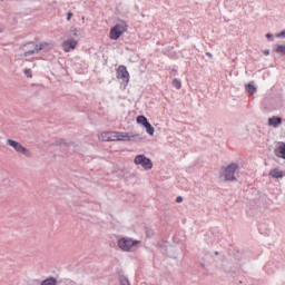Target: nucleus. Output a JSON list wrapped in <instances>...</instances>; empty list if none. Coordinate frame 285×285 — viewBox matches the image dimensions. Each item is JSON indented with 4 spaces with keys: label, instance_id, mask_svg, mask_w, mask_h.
<instances>
[{
    "label": "nucleus",
    "instance_id": "f257e3e1",
    "mask_svg": "<svg viewBox=\"0 0 285 285\" xmlns=\"http://www.w3.org/2000/svg\"><path fill=\"white\" fill-rule=\"evenodd\" d=\"M100 141H129L130 137L127 132L121 131H104L99 135Z\"/></svg>",
    "mask_w": 285,
    "mask_h": 285
},
{
    "label": "nucleus",
    "instance_id": "f03ea898",
    "mask_svg": "<svg viewBox=\"0 0 285 285\" xmlns=\"http://www.w3.org/2000/svg\"><path fill=\"white\" fill-rule=\"evenodd\" d=\"M237 170H239V166L235 163L226 166L220 174V177H224L225 181H237Z\"/></svg>",
    "mask_w": 285,
    "mask_h": 285
},
{
    "label": "nucleus",
    "instance_id": "7ed1b4c3",
    "mask_svg": "<svg viewBox=\"0 0 285 285\" xmlns=\"http://www.w3.org/2000/svg\"><path fill=\"white\" fill-rule=\"evenodd\" d=\"M8 146H11L16 150V153H19V155H23L24 157H32V153L30 149L23 147L21 142L14 140V139H7Z\"/></svg>",
    "mask_w": 285,
    "mask_h": 285
},
{
    "label": "nucleus",
    "instance_id": "20e7f679",
    "mask_svg": "<svg viewBox=\"0 0 285 285\" xmlns=\"http://www.w3.org/2000/svg\"><path fill=\"white\" fill-rule=\"evenodd\" d=\"M127 31H128V24H126V22H119L111 28L110 39H112L114 41H117V39H119V37H121V35H124V32H127Z\"/></svg>",
    "mask_w": 285,
    "mask_h": 285
},
{
    "label": "nucleus",
    "instance_id": "39448f33",
    "mask_svg": "<svg viewBox=\"0 0 285 285\" xmlns=\"http://www.w3.org/2000/svg\"><path fill=\"white\" fill-rule=\"evenodd\" d=\"M20 50L23 52L21 57H31V55H39L38 43L35 41L22 45L20 47Z\"/></svg>",
    "mask_w": 285,
    "mask_h": 285
},
{
    "label": "nucleus",
    "instance_id": "423d86ee",
    "mask_svg": "<svg viewBox=\"0 0 285 285\" xmlns=\"http://www.w3.org/2000/svg\"><path fill=\"white\" fill-rule=\"evenodd\" d=\"M134 164H136V166H141L144 170H153V160H150V158L146 157L145 155L136 156Z\"/></svg>",
    "mask_w": 285,
    "mask_h": 285
},
{
    "label": "nucleus",
    "instance_id": "0eeeda50",
    "mask_svg": "<svg viewBox=\"0 0 285 285\" xmlns=\"http://www.w3.org/2000/svg\"><path fill=\"white\" fill-rule=\"evenodd\" d=\"M137 244H139V240H132L131 238H120L118 240V247L121 250H130L132 247L137 246Z\"/></svg>",
    "mask_w": 285,
    "mask_h": 285
},
{
    "label": "nucleus",
    "instance_id": "6e6552de",
    "mask_svg": "<svg viewBox=\"0 0 285 285\" xmlns=\"http://www.w3.org/2000/svg\"><path fill=\"white\" fill-rule=\"evenodd\" d=\"M117 79H121L122 83L125 86H128V82L130 81V73H128V69H126V66H119L117 69Z\"/></svg>",
    "mask_w": 285,
    "mask_h": 285
},
{
    "label": "nucleus",
    "instance_id": "1a4fd4ad",
    "mask_svg": "<svg viewBox=\"0 0 285 285\" xmlns=\"http://www.w3.org/2000/svg\"><path fill=\"white\" fill-rule=\"evenodd\" d=\"M79 42L72 38L68 39L67 41H65L62 43V48L65 52H68L69 50H75V48H77V45Z\"/></svg>",
    "mask_w": 285,
    "mask_h": 285
},
{
    "label": "nucleus",
    "instance_id": "9d476101",
    "mask_svg": "<svg viewBox=\"0 0 285 285\" xmlns=\"http://www.w3.org/2000/svg\"><path fill=\"white\" fill-rule=\"evenodd\" d=\"M55 48L52 42H40L38 45V52H50Z\"/></svg>",
    "mask_w": 285,
    "mask_h": 285
},
{
    "label": "nucleus",
    "instance_id": "9b49d317",
    "mask_svg": "<svg viewBox=\"0 0 285 285\" xmlns=\"http://www.w3.org/2000/svg\"><path fill=\"white\" fill-rule=\"evenodd\" d=\"M267 125L272 126V128H279L282 126V117L274 116L268 118Z\"/></svg>",
    "mask_w": 285,
    "mask_h": 285
},
{
    "label": "nucleus",
    "instance_id": "f8f14e48",
    "mask_svg": "<svg viewBox=\"0 0 285 285\" xmlns=\"http://www.w3.org/2000/svg\"><path fill=\"white\" fill-rule=\"evenodd\" d=\"M276 155L277 157H282L285 159V142H278L276 148Z\"/></svg>",
    "mask_w": 285,
    "mask_h": 285
},
{
    "label": "nucleus",
    "instance_id": "ddd939ff",
    "mask_svg": "<svg viewBox=\"0 0 285 285\" xmlns=\"http://www.w3.org/2000/svg\"><path fill=\"white\" fill-rule=\"evenodd\" d=\"M59 282L57 281V278L50 276V277H47L46 279L41 281L40 282V285H58Z\"/></svg>",
    "mask_w": 285,
    "mask_h": 285
},
{
    "label": "nucleus",
    "instance_id": "4468645a",
    "mask_svg": "<svg viewBox=\"0 0 285 285\" xmlns=\"http://www.w3.org/2000/svg\"><path fill=\"white\" fill-rule=\"evenodd\" d=\"M271 177H273L274 179H282V177H284V173L279 169H273L269 173Z\"/></svg>",
    "mask_w": 285,
    "mask_h": 285
},
{
    "label": "nucleus",
    "instance_id": "2eb2a0df",
    "mask_svg": "<svg viewBox=\"0 0 285 285\" xmlns=\"http://www.w3.org/2000/svg\"><path fill=\"white\" fill-rule=\"evenodd\" d=\"M69 32L71 37H81V30L77 27H71Z\"/></svg>",
    "mask_w": 285,
    "mask_h": 285
},
{
    "label": "nucleus",
    "instance_id": "dca6fc26",
    "mask_svg": "<svg viewBox=\"0 0 285 285\" xmlns=\"http://www.w3.org/2000/svg\"><path fill=\"white\" fill-rule=\"evenodd\" d=\"M136 120H137V124H141L144 128L149 124L148 118H146L145 116H138Z\"/></svg>",
    "mask_w": 285,
    "mask_h": 285
},
{
    "label": "nucleus",
    "instance_id": "f3484780",
    "mask_svg": "<svg viewBox=\"0 0 285 285\" xmlns=\"http://www.w3.org/2000/svg\"><path fill=\"white\" fill-rule=\"evenodd\" d=\"M245 89L249 95H255V92H257V88H255L253 83H247Z\"/></svg>",
    "mask_w": 285,
    "mask_h": 285
},
{
    "label": "nucleus",
    "instance_id": "a211bd4d",
    "mask_svg": "<svg viewBox=\"0 0 285 285\" xmlns=\"http://www.w3.org/2000/svg\"><path fill=\"white\" fill-rule=\"evenodd\" d=\"M145 128H146V132L148 135H150L151 137H153V135H155V127H153V125H150V122H148Z\"/></svg>",
    "mask_w": 285,
    "mask_h": 285
},
{
    "label": "nucleus",
    "instance_id": "6ab92c4d",
    "mask_svg": "<svg viewBox=\"0 0 285 285\" xmlns=\"http://www.w3.org/2000/svg\"><path fill=\"white\" fill-rule=\"evenodd\" d=\"M275 50L278 55H282L283 57L285 56V46L284 45H278Z\"/></svg>",
    "mask_w": 285,
    "mask_h": 285
},
{
    "label": "nucleus",
    "instance_id": "aec40b11",
    "mask_svg": "<svg viewBox=\"0 0 285 285\" xmlns=\"http://www.w3.org/2000/svg\"><path fill=\"white\" fill-rule=\"evenodd\" d=\"M171 86H174V88H176L177 90H179L181 88V80L175 78L171 82Z\"/></svg>",
    "mask_w": 285,
    "mask_h": 285
},
{
    "label": "nucleus",
    "instance_id": "412c9836",
    "mask_svg": "<svg viewBox=\"0 0 285 285\" xmlns=\"http://www.w3.org/2000/svg\"><path fill=\"white\" fill-rule=\"evenodd\" d=\"M24 75H26V77H28L29 79H32V69H24Z\"/></svg>",
    "mask_w": 285,
    "mask_h": 285
},
{
    "label": "nucleus",
    "instance_id": "4be33fe9",
    "mask_svg": "<svg viewBox=\"0 0 285 285\" xmlns=\"http://www.w3.org/2000/svg\"><path fill=\"white\" fill-rule=\"evenodd\" d=\"M120 285H130V282L128 281L127 277H121L120 278Z\"/></svg>",
    "mask_w": 285,
    "mask_h": 285
},
{
    "label": "nucleus",
    "instance_id": "5701e85b",
    "mask_svg": "<svg viewBox=\"0 0 285 285\" xmlns=\"http://www.w3.org/2000/svg\"><path fill=\"white\" fill-rule=\"evenodd\" d=\"M276 37L277 38H282L283 37L285 39V30L282 31L281 33H277Z\"/></svg>",
    "mask_w": 285,
    "mask_h": 285
},
{
    "label": "nucleus",
    "instance_id": "b1692460",
    "mask_svg": "<svg viewBox=\"0 0 285 285\" xmlns=\"http://www.w3.org/2000/svg\"><path fill=\"white\" fill-rule=\"evenodd\" d=\"M177 204H181L184 202V198L181 196H178L176 198Z\"/></svg>",
    "mask_w": 285,
    "mask_h": 285
},
{
    "label": "nucleus",
    "instance_id": "393cba45",
    "mask_svg": "<svg viewBox=\"0 0 285 285\" xmlns=\"http://www.w3.org/2000/svg\"><path fill=\"white\" fill-rule=\"evenodd\" d=\"M266 39H269V41H273V33H266Z\"/></svg>",
    "mask_w": 285,
    "mask_h": 285
},
{
    "label": "nucleus",
    "instance_id": "a878e982",
    "mask_svg": "<svg viewBox=\"0 0 285 285\" xmlns=\"http://www.w3.org/2000/svg\"><path fill=\"white\" fill-rule=\"evenodd\" d=\"M67 19H68V21H70V19H72V12L67 13Z\"/></svg>",
    "mask_w": 285,
    "mask_h": 285
},
{
    "label": "nucleus",
    "instance_id": "bb28decb",
    "mask_svg": "<svg viewBox=\"0 0 285 285\" xmlns=\"http://www.w3.org/2000/svg\"><path fill=\"white\" fill-rule=\"evenodd\" d=\"M264 55H266V56L271 55V49H266V50L264 51Z\"/></svg>",
    "mask_w": 285,
    "mask_h": 285
},
{
    "label": "nucleus",
    "instance_id": "cd10ccee",
    "mask_svg": "<svg viewBox=\"0 0 285 285\" xmlns=\"http://www.w3.org/2000/svg\"><path fill=\"white\" fill-rule=\"evenodd\" d=\"M206 55L209 57V59H213V55L210 52H207Z\"/></svg>",
    "mask_w": 285,
    "mask_h": 285
},
{
    "label": "nucleus",
    "instance_id": "c85d7f7f",
    "mask_svg": "<svg viewBox=\"0 0 285 285\" xmlns=\"http://www.w3.org/2000/svg\"><path fill=\"white\" fill-rule=\"evenodd\" d=\"M83 21H86V17H82V23H83Z\"/></svg>",
    "mask_w": 285,
    "mask_h": 285
},
{
    "label": "nucleus",
    "instance_id": "c756f323",
    "mask_svg": "<svg viewBox=\"0 0 285 285\" xmlns=\"http://www.w3.org/2000/svg\"><path fill=\"white\" fill-rule=\"evenodd\" d=\"M215 255H219V252H216Z\"/></svg>",
    "mask_w": 285,
    "mask_h": 285
}]
</instances>
